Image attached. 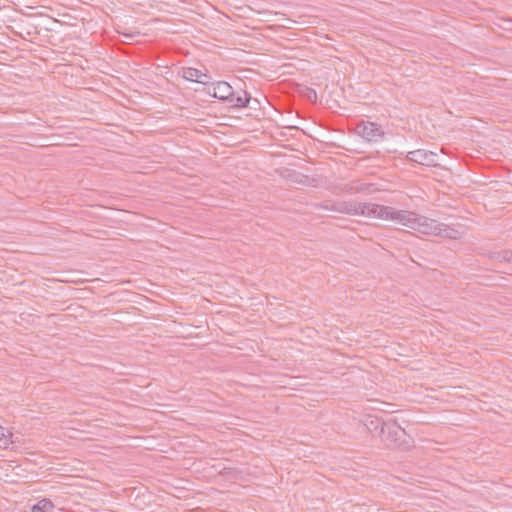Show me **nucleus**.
<instances>
[{"mask_svg": "<svg viewBox=\"0 0 512 512\" xmlns=\"http://www.w3.org/2000/svg\"><path fill=\"white\" fill-rule=\"evenodd\" d=\"M388 210L385 220L394 221L397 224L406 226L422 234L436 236L437 229L440 227L439 221L419 215L412 211L396 210L390 206H388Z\"/></svg>", "mask_w": 512, "mask_h": 512, "instance_id": "1", "label": "nucleus"}, {"mask_svg": "<svg viewBox=\"0 0 512 512\" xmlns=\"http://www.w3.org/2000/svg\"><path fill=\"white\" fill-rule=\"evenodd\" d=\"M331 210L349 215H364L385 219L388 206L373 203H356L352 201H337L331 204Z\"/></svg>", "mask_w": 512, "mask_h": 512, "instance_id": "2", "label": "nucleus"}, {"mask_svg": "<svg viewBox=\"0 0 512 512\" xmlns=\"http://www.w3.org/2000/svg\"><path fill=\"white\" fill-rule=\"evenodd\" d=\"M381 442L389 449L408 451L413 447V438L396 421H389L382 427Z\"/></svg>", "mask_w": 512, "mask_h": 512, "instance_id": "3", "label": "nucleus"}, {"mask_svg": "<svg viewBox=\"0 0 512 512\" xmlns=\"http://www.w3.org/2000/svg\"><path fill=\"white\" fill-rule=\"evenodd\" d=\"M300 26H301L300 22H298L296 20H292L290 18V61L297 60V61H299V64H300L299 67H296L295 64L290 62V69L296 68L297 70L306 71L307 67L310 64L309 61H307L305 59V57H308V55H309V50L304 49L301 46V43L304 41L302 37H300V38L292 37V36H298L297 33L292 32L293 30H298V31L304 30Z\"/></svg>", "mask_w": 512, "mask_h": 512, "instance_id": "4", "label": "nucleus"}, {"mask_svg": "<svg viewBox=\"0 0 512 512\" xmlns=\"http://www.w3.org/2000/svg\"><path fill=\"white\" fill-rule=\"evenodd\" d=\"M356 133L368 142H378L385 135L380 125L370 121H362L358 124Z\"/></svg>", "mask_w": 512, "mask_h": 512, "instance_id": "5", "label": "nucleus"}, {"mask_svg": "<svg viewBox=\"0 0 512 512\" xmlns=\"http://www.w3.org/2000/svg\"><path fill=\"white\" fill-rule=\"evenodd\" d=\"M295 96H298L299 98L309 103H316L317 101V93L314 89L308 87L307 85L298 83L295 79L290 78V99ZM291 112L292 109L290 108V113Z\"/></svg>", "mask_w": 512, "mask_h": 512, "instance_id": "6", "label": "nucleus"}, {"mask_svg": "<svg viewBox=\"0 0 512 512\" xmlns=\"http://www.w3.org/2000/svg\"><path fill=\"white\" fill-rule=\"evenodd\" d=\"M437 155L431 151L426 150H414L407 154V159L411 162H415L426 166H436Z\"/></svg>", "mask_w": 512, "mask_h": 512, "instance_id": "7", "label": "nucleus"}, {"mask_svg": "<svg viewBox=\"0 0 512 512\" xmlns=\"http://www.w3.org/2000/svg\"><path fill=\"white\" fill-rule=\"evenodd\" d=\"M214 86L213 92L207 90L206 93L222 102L227 103L230 96H233V88L226 81H217L212 83Z\"/></svg>", "mask_w": 512, "mask_h": 512, "instance_id": "8", "label": "nucleus"}, {"mask_svg": "<svg viewBox=\"0 0 512 512\" xmlns=\"http://www.w3.org/2000/svg\"><path fill=\"white\" fill-rule=\"evenodd\" d=\"M311 400L312 399L310 397L303 395V393L290 392V414L296 413L300 415L301 412L298 408L306 410L307 406H310Z\"/></svg>", "mask_w": 512, "mask_h": 512, "instance_id": "9", "label": "nucleus"}, {"mask_svg": "<svg viewBox=\"0 0 512 512\" xmlns=\"http://www.w3.org/2000/svg\"><path fill=\"white\" fill-rule=\"evenodd\" d=\"M291 183L308 187H316L318 185V179L294 169H290V184Z\"/></svg>", "mask_w": 512, "mask_h": 512, "instance_id": "10", "label": "nucleus"}, {"mask_svg": "<svg viewBox=\"0 0 512 512\" xmlns=\"http://www.w3.org/2000/svg\"><path fill=\"white\" fill-rule=\"evenodd\" d=\"M251 100L252 97L246 91H242V93H235L233 90V96H230L227 103L230 104L232 108H253V106L250 105Z\"/></svg>", "mask_w": 512, "mask_h": 512, "instance_id": "11", "label": "nucleus"}, {"mask_svg": "<svg viewBox=\"0 0 512 512\" xmlns=\"http://www.w3.org/2000/svg\"><path fill=\"white\" fill-rule=\"evenodd\" d=\"M438 228L439 229H437L436 236H440L443 238L456 240V239L462 238V236L464 234L462 230H460L454 226H450V225L441 223V222H440V227H438Z\"/></svg>", "mask_w": 512, "mask_h": 512, "instance_id": "12", "label": "nucleus"}, {"mask_svg": "<svg viewBox=\"0 0 512 512\" xmlns=\"http://www.w3.org/2000/svg\"><path fill=\"white\" fill-rule=\"evenodd\" d=\"M484 256L495 263H512V250L488 251Z\"/></svg>", "mask_w": 512, "mask_h": 512, "instance_id": "13", "label": "nucleus"}, {"mask_svg": "<svg viewBox=\"0 0 512 512\" xmlns=\"http://www.w3.org/2000/svg\"><path fill=\"white\" fill-rule=\"evenodd\" d=\"M387 423L388 422H385L378 417L369 416L366 419L365 426L373 436L380 437L382 434V427L384 428L387 425Z\"/></svg>", "mask_w": 512, "mask_h": 512, "instance_id": "14", "label": "nucleus"}, {"mask_svg": "<svg viewBox=\"0 0 512 512\" xmlns=\"http://www.w3.org/2000/svg\"><path fill=\"white\" fill-rule=\"evenodd\" d=\"M183 78L188 81H195L203 85H209L208 80H202V71L193 67L183 68Z\"/></svg>", "mask_w": 512, "mask_h": 512, "instance_id": "15", "label": "nucleus"}, {"mask_svg": "<svg viewBox=\"0 0 512 512\" xmlns=\"http://www.w3.org/2000/svg\"><path fill=\"white\" fill-rule=\"evenodd\" d=\"M54 503L48 498H42L31 506V512H54Z\"/></svg>", "mask_w": 512, "mask_h": 512, "instance_id": "16", "label": "nucleus"}, {"mask_svg": "<svg viewBox=\"0 0 512 512\" xmlns=\"http://www.w3.org/2000/svg\"><path fill=\"white\" fill-rule=\"evenodd\" d=\"M12 433L0 425V449H7L12 443Z\"/></svg>", "mask_w": 512, "mask_h": 512, "instance_id": "17", "label": "nucleus"}, {"mask_svg": "<svg viewBox=\"0 0 512 512\" xmlns=\"http://www.w3.org/2000/svg\"><path fill=\"white\" fill-rule=\"evenodd\" d=\"M291 131H295V133H290V141H292L293 139L296 138L297 135L301 136V135H304L303 134V131L300 130L298 127L296 126H292L290 125V132ZM289 148H290V151H296V152H300L303 154V151L302 149H304L303 146H300V147H295L294 146V143L290 142V145H289Z\"/></svg>", "mask_w": 512, "mask_h": 512, "instance_id": "18", "label": "nucleus"}, {"mask_svg": "<svg viewBox=\"0 0 512 512\" xmlns=\"http://www.w3.org/2000/svg\"><path fill=\"white\" fill-rule=\"evenodd\" d=\"M300 377L290 374V392L292 393H310L308 390L298 389V386H303L304 384L299 381Z\"/></svg>", "mask_w": 512, "mask_h": 512, "instance_id": "19", "label": "nucleus"}, {"mask_svg": "<svg viewBox=\"0 0 512 512\" xmlns=\"http://www.w3.org/2000/svg\"><path fill=\"white\" fill-rule=\"evenodd\" d=\"M333 203H334L333 201H324L320 204H316V207L322 208L325 210H331V204H333Z\"/></svg>", "mask_w": 512, "mask_h": 512, "instance_id": "20", "label": "nucleus"}, {"mask_svg": "<svg viewBox=\"0 0 512 512\" xmlns=\"http://www.w3.org/2000/svg\"><path fill=\"white\" fill-rule=\"evenodd\" d=\"M202 80H208L210 82L211 76L208 73H202Z\"/></svg>", "mask_w": 512, "mask_h": 512, "instance_id": "21", "label": "nucleus"}, {"mask_svg": "<svg viewBox=\"0 0 512 512\" xmlns=\"http://www.w3.org/2000/svg\"><path fill=\"white\" fill-rule=\"evenodd\" d=\"M259 104V101L257 99L252 98L250 105L253 106L252 109H255L256 105Z\"/></svg>", "mask_w": 512, "mask_h": 512, "instance_id": "22", "label": "nucleus"}, {"mask_svg": "<svg viewBox=\"0 0 512 512\" xmlns=\"http://www.w3.org/2000/svg\"><path fill=\"white\" fill-rule=\"evenodd\" d=\"M292 158H296V156L290 155V162H289V165H290V166H298V164H297L296 162H293V161H292ZM297 159H299V157H297Z\"/></svg>", "mask_w": 512, "mask_h": 512, "instance_id": "23", "label": "nucleus"}]
</instances>
